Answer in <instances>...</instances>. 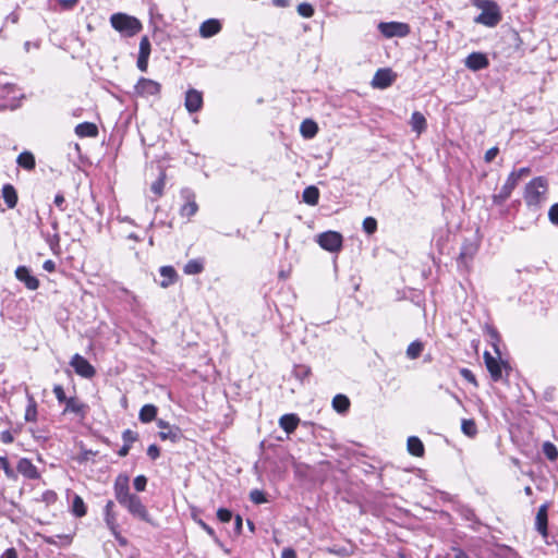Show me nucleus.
<instances>
[{"instance_id":"6","label":"nucleus","mask_w":558,"mask_h":558,"mask_svg":"<svg viewBox=\"0 0 558 558\" xmlns=\"http://www.w3.org/2000/svg\"><path fill=\"white\" fill-rule=\"evenodd\" d=\"M379 33L386 38H404L411 33V26L404 22H380L377 26Z\"/></svg>"},{"instance_id":"58","label":"nucleus","mask_w":558,"mask_h":558,"mask_svg":"<svg viewBox=\"0 0 558 558\" xmlns=\"http://www.w3.org/2000/svg\"><path fill=\"white\" fill-rule=\"evenodd\" d=\"M460 374H461V376H462L465 380H468L469 383H471V384H473V385L477 386L476 378H475V376H474V374L472 373V371H471V369H469V368H461V369H460Z\"/></svg>"},{"instance_id":"62","label":"nucleus","mask_w":558,"mask_h":558,"mask_svg":"<svg viewBox=\"0 0 558 558\" xmlns=\"http://www.w3.org/2000/svg\"><path fill=\"white\" fill-rule=\"evenodd\" d=\"M111 534L116 538V541L119 543L120 546H126L128 539L121 535L120 527H116L114 530H110Z\"/></svg>"},{"instance_id":"63","label":"nucleus","mask_w":558,"mask_h":558,"mask_svg":"<svg viewBox=\"0 0 558 558\" xmlns=\"http://www.w3.org/2000/svg\"><path fill=\"white\" fill-rule=\"evenodd\" d=\"M147 456L151 459V460H156L159 458L160 456V449L157 445L153 444L150 446H148L147 448Z\"/></svg>"},{"instance_id":"28","label":"nucleus","mask_w":558,"mask_h":558,"mask_svg":"<svg viewBox=\"0 0 558 558\" xmlns=\"http://www.w3.org/2000/svg\"><path fill=\"white\" fill-rule=\"evenodd\" d=\"M2 198L8 208L12 209L16 206L19 196L15 187L12 184L8 183L2 186Z\"/></svg>"},{"instance_id":"18","label":"nucleus","mask_w":558,"mask_h":558,"mask_svg":"<svg viewBox=\"0 0 558 558\" xmlns=\"http://www.w3.org/2000/svg\"><path fill=\"white\" fill-rule=\"evenodd\" d=\"M477 252V246L471 242L464 243L457 258L459 270H468L469 265Z\"/></svg>"},{"instance_id":"13","label":"nucleus","mask_w":558,"mask_h":558,"mask_svg":"<svg viewBox=\"0 0 558 558\" xmlns=\"http://www.w3.org/2000/svg\"><path fill=\"white\" fill-rule=\"evenodd\" d=\"M181 196L185 199V204L181 206L180 215L181 217L190 219L198 210V205L195 201V194L191 189L184 187L181 190Z\"/></svg>"},{"instance_id":"45","label":"nucleus","mask_w":558,"mask_h":558,"mask_svg":"<svg viewBox=\"0 0 558 558\" xmlns=\"http://www.w3.org/2000/svg\"><path fill=\"white\" fill-rule=\"evenodd\" d=\"M296 11L302 17L306 19L312 17L315 13V9L310 2L300 3L296 8Z\"/></svg>"},{"instance_id":"2","label":"nucleus","mask_w":558,"mask_h":558,"mask_svg":"<svg viewBox=\"0 0 558 558\" xmlns=\"http://www.w3.org/2000/svg\"><path fill=\"white\" fill-rule=\"evenodd\" d=\"M109 21L111 27L124 38L134 37L143 29V24L136 16L124 12L111 14Z\"/></svg>"},{"instance_id":"49","label":"nucleus","mask_w":558,"mask_h":558,"mask_svg":"<svg viewBox=\"0 0 558 558\" xmlns=\"http://www.w3.org/2000/svg\"><path fill=\"white\" fill-rule=\"evenodd\" d=\"M0 466L1 469L3 470L5 476L8 478H11V480H16V473L14 472V470L10 466V463L7 459V457H2L0 459Z\"/></svg>"},{"instance_id":"37","label":"nucleus","mask_w":558,"mask_h":558,"mask_svg":"<svg viewBox=\"0 0 558 558\" xmlns=\"http://www.w3.org/2000/svg\"><path fill=\"white\" fill-rule=\"evenodd\" d=\"M17 165L26 170H34L36 162L35 157L31 151H23L17 156L16 159Z\"/></svg>"},{"instance_id":"39","label":"nucleus","mask_w":558,"mask_h":558,"mask_svg":"<svg viewBox=\"0 0 558 558\" xmlns=\"http://www.w3.org/2000/svg\"><path fill=\"white\" fill-rule=\"evenodd\" d=\"M332 407L338 413L343 414L349 411L350 400L344 395H336L332 399Z\"/></svg>"},{"instance_id":"48","label":"nucleus","mask_w":558,"mask_h":558,"mask_svg":"<svg viewBox=\"0 0 558 558\" xmlns=\"http://www.w3.org/2000/svg\"><path fill=\"white\" fill-rule=\"evenodd\" d=\"M363 230L367 234H373L377 230V220L373 217H366L363 221Z\"/></svg>"},{"instance_id":"21","label":"nucleus","mask_w":558,"mask_h":558,"mask_svg":"<svg viewBox=\"0 0 558 558\" xmlns=\"http://www.w3.org/2000/svg\"><path fill=\"white\" fill-rule=\"evenodd\" d=\"M16 470L28 480H38L40 477L37 468L28 458H21L17 462Z\"/></svg>"},{"instance_id":"9","label":"nucleus","mask_w":558,"mask_h":558,"mask_svg":"<svg viewBox=\"0 0 558 558\" xmlns=\"http://www.w3.org/2000/svg\"><path fill=\"white\" fill-rule=\"evenodd\" d=\"M161 93V84L147 77H140L134 85V95L137 97L158 96Z\"/></svg>"},{"instance_id":"4","label":"nucleus","mask_w":558,"mask_h":558,"mask_svg":"<svg viewBox=\"0 0 558 558\" xmlns=\"http://www.w3.org/2000/svg\"><path fill=\"white\" fill-rule=\"evenodd\" d=\"M120 505L128 510V512L136 519H140L154 527H158L159 524L151 518L146 506L143 504L140 496L132 494L124 500H121Z\"/></svg>"},{"instance_id":"60","label":"nucleus","mask_w":558,"mask_h":558,"mask_svg":"<svg viewBox=\"0 0 558 558\" xmlns=\"http://www.w3.org/2000/svg\"><path fill=\"white\" fill-rule=\"evenodd\" d=\"M548 218L551 223L558 226V203L549 208Z\"/></svg>"},{"instance_id":"40","label":"nucleus","mask_w":558,"mask_h":558,"mask_svg":"<svg viewBox=\"0 0 558 558\" xmlns=\"http://www.w3.org/2000/svg\"><path fill=\"white\" fill-rule=\"evenodd\" d=\"M183 270L186 275H198L204 270V263L202 259H190Z\"/></svg>"},{"instance_id":"32","label":"nucleus","mask_w":558,"mask_h":558,"mask_svg":"<svg viewBox=\"0 0 558 558\" xmlns=\"http://www.w3.org/2000/svg\"><path fill=\"white\" fill-rule=\"evenodd\" d=\"M408 451L415 457H422L424 454V445L422 440L416 436H410L407 441Z\"/></svg>"},{"instance_id":"61","label":"nucleus","mask_w":558,"mask_h":558,"mask_svg":"<svg viewBox=\"0 0 558 558\" xmlns=\"http://www.w3.org/2000/svg\"><path fill=\"white\" fill-rule=\"evenodd\" d=\"M165 33L157 25L154 24L153 39L157 45H160L163 40Z\"/></svg>"},{"instance_id":"38","label":"nucleus","mask_w":558,"mask_h":558,"mask_svg":"<svg viewBox=\"0 0 558 558\" xmlns=\"http://www.w3.org/2000/svg\"><path fill=\"white\" fill-rule=\"evenodd\" d=\"M166 171L162 168H159V175L156 181L151 183L150 190L157 196L160 197L163 194V189L166 185Z\"/></svg>"},{"instance_id":"56","label":"nucleus","mask_w":558,"mask_h":558,"mask_svg":"<svg viewBox=\"0 0 558 558\" xmlns=\"http://www.w3.org/2000/svg\"><path fill=\"white\" fill-rule=\"evenodd\" d=\"M57 499V493L53 490H46L41 496V500L45 501L47 505L56 502Z\"/></svg>"},{"instance_id":"30","label":"nucleus","mask_w":558,"mask_h":558,"mask_svg":"<svg viewBox=\"0 0 558 558\" xmlns=\"http://www.w3.org/2000/svg\"><path fill=\"white\" fill-rule=\"evenodd\" d=\"M317 132L318 124L313 119H305L300 124V133L306 140L314 137Z\"/></svg>"},{"instance_id":"8","label":"nucleus","mask_w":558,"mask_h":558,"mask_svg":"<svg viewBox=\"0 0 558 558\" xmlns=\"http://www.w3.org/2000/svg\"><path fill=\"white\" fill-rule=\"evenodd\" d=\"M483 357L486 368L494 381H499L502 378V368L507 373L511 369L507 361H502L501 357L499 359L498 356L494 357L488 351L484 352Z\"/></svg>"},{"instance_id":"44","label":"nucleus","mask_w":558,"mask_h":558,"mask_svg":"<svg viewBox=\"0 0 558 558\" xmlns=\"http://www.w3.org/2000/svg\"><path fill=\"white\" fill-rule=\"evenodd\" d=\"M293 375L296 379L304 381L311 375V367L307 365H296L293 368Z\"/></svg>"},{"instance_id":"20","label":"nucleus","mask_w":558,"mask_h":558,"mask_svg":"<svg viewBox=\"0 0 558 558\" xmlns=\"http://www.w3.org/2000/svg\"><path fill=\"white\" fill-rule=\"evenodd\" d=\"M15 277L19 281L23 282L25 287L32 291L39 288V280L31 274V270L26 266H19L15 269Z\"/></svg>"},{"instance_id":"12","label":"nucleus","mask_w":558,"mask_h":558,"mask_svg":"<svg viewBox=\"0 0 558 558\" xmlns=\"http://www.w3.org/2000/svg\"><path fill=\"white\" fill-rule=\"evenodd\" d=\"M70 365L75 373L83 378H92L96 374L95 367L81 354L76 353L72 356Z\"/></svg>"},{"instance_id":"3","label":"nucleus","mask_w":558,"mask_h":558,"mask_svg":"<svg viewBox=\"0 0 558 558\" xmlns=\"http://www.w3.org/2000/svg\"><path fill=\"white\" fill-rule=\"evenodd\" d=\"M548 190L547 180L543 177L534 178L525 186L524 201L529 208L537 210L546 201Z\"/></svg>"},{"instance_id":"19","label":"nucleus","mask_w":558,"mask_h":558,"mask_svg":"<svg viewBox=\"0 0 558 558\" xmlns=\"http://www.w3.org/2000/svg\"><path fill=\"white\" fill-rule=\"evenodd\" d=\"M64 404L65 407L63 409V414L73 413L81 418H85L88 411V405L83 403L78 398L69 397Z\"/></svg>"},{"instance_id":"14","label":"nucleus","mask_w":558,"mask_h":558,"mask_svg":"<svg viewBox=\"0 0 558 558\" xmlns=\"http://www.w3.org/2000/svg\"><path fill=\"white\" fill-rule=\"evenodd\" d=\"M518 182V174L510 173L507 178L506 183L501 186L500 191L493 195V203L496 205L504 204L510 197Z\"/></svg>"},{"instance_id":"25","label":"nucleus","mask_w":558,"mask_h":558,"mask_svg":"<svg viewBox=\"0 0 558 558\" xmlns=\"http://www.w3.org/2000/svg\"><path fill=\"white\" fill-rule=\"evenodd\" d=\"M502 39L506 40L509 45V48L512 52H518L521 50L523 40L518 31L514 28H508L502 36Z\"/></svg>"},{"instance_id":"7","label":"nucleus","mask_w":558,"mask_h":558,"mask_svg":"<svg viewBox=\"0 0 558 558\" xmlns=\"http://www.w3.org/2000/svg\"><path fill=\"white\" fill-rule=\"evenodd\" d=\"M316 242L318 245L330 253H338L343 245V236L337 231H325L317 235Z\"/></svg>"},{"instance_id":"53","label":"nucleus","mask_w":558,"mask_h":558,"mask_svg":"<svg viewBox=\"0 0 558 558\" xmlns=\"http://www.w3.org/2000/svg\"><path fill=\"white\" fill-rule=\"evenodd\" d=\"M217 518L223 523H228L232 519V512L226 508H219L217 511Z\"/></svg>"},{"instance_id":"52","label":"nucleus","mask_w":558,"mask_h":558,"mask_svg":"<svg viewBox=\"0 0 558 558\" xmlns=\"http://www.w3.org/2000/svg\"><path fill=\"white\" fill-rule=\"evenodd\" d=\"M133 485L136 492H144L147 485V477L145 475H137L133 481Z\"/></svg>"},{"instance_id":"64","label":"nucleus","mask_w":558,"mask_h":558,"mask_svg":"<svg viewBox=\"0 0 558 558\" xmlns=\"http://www.w3.org/2000/svg\"><path fill=\"white\" fill-rule=\"evenodd\" d=\"M500 555L504 558H520L519 554L509 547H504Z\"/></svg>"},{"instance_id":"29","label":"nucleus","mask_w":558,"mask_h":558,"mask_svg":"<svg viewBox=\"0 0 558 558\" xmlns=\"http://www.w3.org/2000/svg\"><path fill=\"white\" fill-rule=\"evenodd\" d=\"M300 423L296 414H284L279 420V426L288 434L293 433Z\"/></svg>"},{"instance_id":"34","label":"nucleus","mask_w":558,"mask_h":558,"mask_svg":"<svg viewBox=\"0 0 558 558\" xmlns=\"http://www.w3.org/2000/svg\"><path fill=\"white\" fill-rule=\"evenodd\" d=\"M71 512L76 518H83L87 513V507L83 498L76 494L73 495Z\"/></svg>"},{"instance_id":"31","label":"nucleus","mask_w":558,"mask_h":558,"mask_svg":"<svg viewBox=\"0 0 558 558\" xmlns=\"http://www.w3.org/2000/svg\"><path fill=\"white\" fill-rule=\"evenodd\" d=\"M410 125L414 132L420 135L427 128V121L424 114L420 111H414L410 119Z\"/></svg>"},{"instance_id":"23","label":"nucleus","mask_w":558,"mask_h":558,"mask_svg":"<svg viewBox=\"0 0 558 558\" xmlns=\"http://www.w3.org/2000/svg\"><path fill=\"white\" fill-rule=\"evenodd\" d=\"M548 506L546 504L542 505L536 513L535 518V529L543 536H548V514H547Z\"/></svg>"},{"instance_id":"11","label":"nucleus","mask_w":558,"mask_h":558,"mask_svg":"<svg viewBox=\"0 0 558 558\" xmlns=\"http://www.w3.org/2000/svg\"><path fill=\"white\" fill-rule=\"evenodd\" d=\"M397 78V74L390 68L378 69L372 80V86L379 89H385L391 86Z\"/></svg>"},{"instance_id":"50","label":"nucleus","mask_w":558,"mask_h":558,"mask_svg":"<svg viewBox=\"0 0 558 558\" xmlns=\"http://www.w3.org/2000/svg\"><path fill=\"white\" fill-rule=\"evenodd\" d=\"M50 250L54 253V254H58L59 251H60V235L56 232L54 234L52 235H49L47 239H46Z\"/></svg>"},{"instance_id":"5","label":"nucleus","mask_w":558,"mask_h":558,"mask_svg":"<svg viewBox=\"0 0 558 558\" xmlns=\"http://www.w3.org/2000/svg\"><path fill=\"white\" fill-rule=\"evenodd\" d=\"M19 92L20 89L16 84H0V111L7 109L15 110L20 107L21 99L24 98V95Z\"/></svg>"},{"instance_id":"46","label":"nucleus","mask_w":558,"mask_h":558,"mask_svg":"<svg viewBox=\"0 0 558 558\" xmlns=\"http://www.w3.org/2000/svg\"><path fill=\"white\" fill-rule=\"evenodd\" d=\"M543 452L548 460L555 461L558 458V450L550 441H545L543 445Z\"/></svg>"},{"instance_id":"16","label":"nucleus","mask_w":558,"mask_h":558,"mask_svg":"<svg viewBox=\"0 0 558 558\" xmlns=\"http://www.w3.org/2000/svg\"><path fill=\"white\" fill-rule=\"evenodd\" d=\"M204 105L203 93L195 88H190L185 93L184 106L190 113H196L202 110Z\"/></svg>"},{"instance_id":"35","label":"nucleus","mask_w":558,"mask_h":558,"mask_svg":"<svg viewBox=\"0 0 558 558\" xmlns=\"http://www.w3.org/2000/svg\"><path fill=\"white\" fill-rule=\"evenodd\" d=\"M302 198L307 205L315 206L318 204L319 190L314 185H310L304 189Z\"/></svg>"},{"instance_id":"22","label":"nucleus","mask_w":558,"mask_h":558,"mask_svg":"<svg viewBox=\"0 0 558 558\" xmlns=\"http://www.w3.org/2000/svg\"><path fill=\"white\" fill-rule=\"evenodd\" d=\"M222 28V24L218 19H208L199 26V36L203 38H210L217 35Z\"/></svg>"},{"instance_id":"42","label":"nucleus","mask_w":558,"mask_h":558,"mask_svg":"<svg viewBox=\"0 0 558 558\" xmlns=\"http://www.w3.org/2000/svg\"><path fill=\"white\" fill-rule=\"evenodd\" d=\"M423 352V343L420 341H413L407 349V356L411 360L417 359Z\"/></svg>"},{"instance_id":"15","label":"nucleus","mask_w":558,"mask_h":558,"mask_svg":"<svg viewBox=\"0 0 558 558\" xmlns=\"http://www.w3.org/2000/svg\"><path fill=\"white\" fill-rule=\"evenodd\" d=\"M113 494L116 500L120 504L133 493L130 490V477L129 475L121 473L119 474L113 483Z\"/></svg>"},{"instance_id":"54","label":"nucleus","mask_w":558,"mask_h":558,"mask_svg":"<svg viewBox=\"0 0 558 558\" xmlns=\"http://www.w3.org/2000/svg\"><path fill=\"white\" fill-rule=\"evenodd\" d=\"M250 497H251V500L257 505L266 501L265 494L259 489L252 490L250 494Z\"/></svg>"},{"instance_id":"24","label":"nucleus","mask_w":558,"mask_h":558,"mask_svg":"<svg viewBox=\"0 0 558 558\" xmlns=\"http://www.w3.org/2000/svg\"><path fill=\"white\" fill-rule=\"evenodd\" d=\"M114 508L116 505L113 500H108L104 508V521L109 531L119 527L118 515L117 512L114 511Z\"/></svg>"},{"instance_id":"59","label":"nucleus","mask_w":558,"mask_h":558,"mask_svg":"<svg viewBox=\"0 0 558 558\" xmlns=\"http://www.w3.org/2000/svg\"><path fill=\"white\" fill-rule=\"evenodd\" d=\"M62 10L70 11L80 2V0H57Z\"/></svg>"},{"instance_id":"47","label":"nucleus","mask_w":558,"mask_h":558,"mask_svg":"<svg viewBox=\"0 0 558 558\" xmlns=\"http://www.w3.org/2000/svg\"><path fill=\"white\" fill-rule=\"evenodd\" d=\"M151 45L148 36H143L140 40L138 56L150 57Z\"/></svg>"},{"instance_id":"57","label":"nucleus","mask_w":558,"mask_h":558,"mask_svg":"<svg viewBox=\"0 0 558 558\" xmlns=\"http://www.w3.org/2000/svg\"><path fill=\"white\" fill-rule=\"evenodd\" d=\"M149 57L137 56L136 66L141 72H147Z\"/></svg>"},{"instance_id":"27","label":"nucleus","mask_w":558,"mask_h":558,"mask_svg":"<svg viewBox=\"0 0 558 558\" xmlns=\"http://www.w3.org/2000/svg\"><path fill=\"white\" fill-rule=\"evenodd\" d=\"M74 132L81 138L96 137L98 135V128L95 123L85 121V122L77 124L74 128Z\"/></svg>"},{"instance_id":"55","label":"nucleus","mask_w":558,"mask_h":558,"mask_svg":"<svg viewBox=\"0 0 558 558\" xmlns=\"http://www.w3.org/2000/svg\"><path fill=\"white\" fill-rule=\"evenodd\" d=\"M53 393L59 403H64L68 399V397L65 396L64 389L61 385H56L53 387Z\"/></svg>"},{"instance_id":"17","label":"nucleus","mask_w":558,"mask_h":558,"mask_svg":"<svg viewBox=\"0 0 558 558\" xmlns=\"http://www.w3.org/2000/svg\"><path fill=\"white\" fill-rule=\"evenodd\" d=\"M157 425L161 429L158 434L160 439L175 444L182 438V432L178 426L170 425L163 420H158Z\"/></svg>"},{"instance_id":"10","label":"nucleus","mask_w":558,"mask_h":558,"mask_svg":"<svg viewBox=\"0 0 558 558\" xmlns=\"http://www.w3.org/2000/svg\"><path fill=\"white\" fill-rule=\"evenodd\" d=\"M464 65L472 72L486 70L490 65L487 53L482 51H473L464 59Z\"/></svg>"},{"instance_id":"43","label":"nucleus","mask_w":558,"mask_h":558,"mask_svg":"<svg viewBox=\"0 0 558 558\" xmlns=\"http://www.w3.org/2000/svg\"><path fill=\"white\" fill-rule=\"evenodd\" d=\"M461 429L469 437H474L477 434V427L473 420H462Z\"/></svg>"},{"instance_id":"41","label":"nucleus","mask_w":558,"mask_h":558,"mask_svg":"<svg viewBox=\"0 0 558 558\" xmlns=\"http://www.w3.org/2000/svg\"><path fill=\"white\" fill-rule=\"evenodd\" d=\"M37 420V403L33 396H28V403L25 410V421L35 422Z\"/></svg>"},{"instance_id":"51","label":"nucleus","mask_w":558,"mask_h":558,"mask_svg":"<svg viewBox=\"0 0 558 558\" xmlns=\"http://www.w3.org/2000/svg\"><path fill=\"white\" fill-rule=\"evenodd\" d=\"M122 439H123L124 444H129L131 447L133 442L137 441L138 434L132 429H125L122 433Z\"/></svg>"},{"instance_id":"1","label":"nucleus","mask_w":558,"mask_h":558,"mask_svg":"<svg viewBox=\"0 0 558 558\" xmlns=\"http://www.w3.org/2000/svg\"><path fill=\"white\" fill-rule=\"evenodd\" d=\"M470 3L480 9L481 13L474 17V23L488 28L496 27L502 21V11L495 0H469Z\"/></svg>"},{"instance_id":"33","label":"nucleus","mask_w":558,"mask_h":558,"mask_svg":"<svg viewBox=\"0 0 558 558\" xmlns=\"http://www.w3.org/2000/svg\"><path fill=\"white\" fill-rule=\"evenodd\" d=\"M160 276L163 280L160 282L162 288H167L172 284L177 279V272L172 266H162L159 269Z\"/></svg>"},{"instance_id":"36","label":"nucleus","mask_w":558,"mask_h":558,"mask_svg":"<svg viewBox=\"0 0 558 558\" xmlns=\"http://www.w3.org/2000/svg\"><path fill=\"white\" fill-rule=\"evenodd\" d=\"M157 407L154 404H145L140 410L138 418L142 423H149L156 418Z\"/></svg>"},{"instance_id":"26","label":"nucleus","mask_w":558,"mask_h":558,"mask_svg":"<svg viewBox=\"0 0 558 558\" xmlns=\"http://www.w3.org/2000/svg\"><path fill=\"white\" fill-rule=\"evenodd\" d=\"M484 332H485L486 337L488 338V343L493 347L494 352L500 359L501 351L499 348V343L501 341V337H500L498 330L492 325H486L484 328Z\"/></svg>"}]
</instances>
